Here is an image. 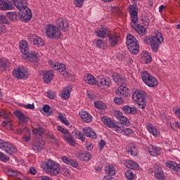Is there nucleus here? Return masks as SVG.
<instances>
[{
	"instance_id": "7",
	"label": "nucleus",
	"mask_w": 180,
	"mask_h": 180,
	"mask_svg": "<svg viewBox=\"0 0 180 180\" xmlns=\"http://www.w3.org/2000/svg\"><path fill=\"white\" fill-rule=\"evenodd\" d=\"M45 168L46 171L54 176H57V175L60 174V165L53 160H48V162L46 163Z\"/></svg>"
},
{
	"instance_id": "59",
	"label": "nucleus",
	"mask_w": 180,
	"mask_h": 180,
	"mask_svg": "<svg viewBox=\"0 0 180 180\" xmlns=\"http://www.w3.org/2000/svg\"><path fill=\"white\" fill-rule=\"evenodd\" d=\"M60 172L62 175H64L65 176H68V175H70V171L65 168L62 169Z\"/></svg>"
},
{
	"instance_id": "3",
	"label": "nucleus",
	"mask_w": 180,
	"mask_h": 180,
	"mask_svg": "<svg viewBox=\"0 0 180 180\" xmlns=\"http://www.w3.org/2000/svg\"><path fill=\"white\" fill-rule=\"evenodd\" d=\"M127 46L131 54H137L140 50V45H139V41L133 36L129 34L127 36Z\"/></svg>"
},
{
	"instance_id": "61",
	"label": "nucleus",
	"mask_w": 180,
	"mask_h": 180,
	"mask_svg": "<svg viewBox=\"0 0 180 180\" xmlns=\"http://www.w3.org/2000/svg\"><path fill=\"white\" fill-rule=\"evenodd\" d=\"M151 40H153V36L152 37H146L143 39V42L146 43V44H151Z\"/></svg>"
},
{
	"instance_id": "35",
	"label": "nucleus",
	"mask_w": 180,
	"mask_h": 180,
	"mask_svg": "<svg viewBox=\"0 0 180 180\" xmlns=\"http://www.w3.org/2000/svg\"><path fill=\"white\" fill-rule=\"evenodd\" d=\"M71 91H72V87L68 86L65 87L62 91V96L64 99H68L70 98V95H71Z\"/></svg>"
},
{
	"instance_id": "14",
	"label": "nucleus",
	"mask_w": 180,
	"mask_h": 180,
	"mask_svg": "<svg viewBox=\"0 0 180 180\" xmlns=\"http://www.w3.org/2000/svg\"><path fill=\"white\" fill-rule=\"evenodd\" d=\"M112 33V31L108 28L101 27L96 31H95V34L98 37L101 39H105V37H108V36Z\"/></svg>"
},
{
	"instance_id": "38",
	"label": "nucleus",
	"mask_w": 180,
	"mask_h": 180,
	"mask_svg": "<svg viewBox=\"0 0 180 180\" xmlns=\"http://www.w3.org/2000/svg\"><path fill=\"white\" fill-rule=\"evenodd\" d=\"M99 85H97L98 86H102V85H105V86H110L112 85V80L110 79H101L98 80Z\"/></svg>"
},
{
	"instance_id": "40",
	"label": "nucleus",
	"mask_w": 180,
	"mask_h": 180,
	"mask_svg": "<svg viewBox=\"0 0 180 180\" xmlns=\"http://www.w3.org/2000/svg\"><path fill=\"white\" fill-rule=\"evenodd\" d=\"M130 15H131V20L132 23H134V25H136V23H137V22H139L137 11L134 10V11H131Z\"/></svg>"
},
{
	"instance_id": "9",
	"label": "nucleus",
	"mask_w": 180,
	"mask_h": 180,
	"mask_svg": "<svg viewBox=\"0 0 180 180\" xmlns=\"http://www.w3.org/2000/svg\"><path fill=\"white\" fill-rule=\"evenodd\" d=\"M43 148H44V141L43 139L38 138L33 141L32 150L34 151L40 153Z\"/></svg>"
},
{
	"instance_id": "52",
	"label": "nucleus",
	"mask_w": 180,
	"mask_h": 180,
	"mask_svg": "<svg viewBox=\"0 0 180 180\" xmlns=\"http://www.w3.org/2000/svg\"><path fill=\"white\" fill-rule=\"evenodd\" d=\"M0 160L3 161V162H8L10 158L9 157H7L6 155H5L4 153L0 152Z\"/></svg>"
},
{
	"instance_id": "13",
	"label": "nucleus",
	"mask_w": 180,
	"mask_h": 180,
	"mask_svg": "<svg viewBox=\"0 0 180 180\" xmlns=\"http://www.w3.org/2000/svg\"><path fill=\"white\" fill-rule=\"evenodd\" d=\"M105 171L108 176H105L103 180H114L113 175H115L116 171L113 166L108 165L105 167Z\"/></svg>"
},
{
	"instance_id": "29",
	"label": "nucleus",
	"mask_w": 180,
	"mask_h": 180,
	"mask_svg": "<svg viewBox=\"0 0 180 180\" xmlns=\"http://www.w3.org/2000/svg\"><path fill=\"white\" fill-rule=\"evenodd\" d=\"M79 116L86 123H91V122H92V115L86 111H81Z\"/></svg>"
},
{
	"instance_id": "5",
	"label": "nucleus",
	"mask_w": 180,
	"mask_h": 180,
	"mask_svg": "<svg viewBox=\"0 0 180 180\" xmlns=\"http://www.w3.org/2000/svg\"><path fill=\"white\" fill-rule=\"evenodd\" d=\"M46 34L49 39L58 40L61 37V31L56 25H47L45 27Z\"/></svg>"
},
{
	"instance_id": "21",
	"label": "nucleus",
	"mask_w": 180,
	"mask_h": 180,
	"mask_svg": "<svg viewBox=\"0 0 180 180\" xmlns=\"http://www.w3.org/2000/svg\"><path fill=\"white\" fill-rule=\"evenodd\" d=\"M83 133L90 139H96L98 137L95 131L89 127L83 128Z\"/></svg>"
},
{
	"instance_id": "64",
	"label": "nucleus",
	"mask_w": 180,
	"mask_h": 180,
	"mask_svg": "<svg viewBox=\"0 0 180 180\" xmlns=\"http://www.w3.org/2000/svg\"><path fill=\"white\" fill-rule=\"evenodd\" d=\"M124 133L126 134V136H129V134H131L133 133V130L129 128H124Z\"/></svg>"
},
{
	"instance_id": "39",
	"label": "nucleus",
	"mask_w": 180,
	"mask_h": 180,
	"mask_svg": "<svg viewBox=\"0 0 180 180\" xmlns=\"http://www.w3.org/2000/svg\"><path fill=\"white\" fill-rule=\"evenodd\" d=\"M141 77L142 78V81H143L144 84H146L147 82H148L150 78L153 77V75H151L148 72L144 71V72H141Z\"/></svg>"
},
{
	"instance_id": "11",
	"label": "nucleus",
	"mask_w": 180,
	"mask_h": 180,
	"mask_svg": "<svg viewBox=\"0 0 180 180\" xmlns=\"http://www.w3.org/2000/svg\"><path fill=\"white\" fill-rule=\"evenodd\" d=\"M13 75L18 79H26L27 73L25 72L24 68H17L13 71Z\"/></svg>"
},
{
	"instance_id": "32",
	"label": "nucleus",
	"mask_w": 180,
	"mask_h": 180,
	"mask_svg": "<svg viewBox=\"0 0 180 180\" xmlns=\"http://www.w3.org/2000/svg\"><path fill=\"white\" fill-rule=\"evenodd\" d=\"M20 49L22 56H26L29 53V46H27V42L26 41H21L20 42Z\"/></svg>"
},
{
	"instance_id": "34",
	"label": "nucleus",
	"mask_w": 180,
	"mask_h": 180,
	"mask_svg": "<svg viewBox=\"0 0 180 180\" xmlns=\"http://www.w3.org/2000/svg\"><path fill=\"white\" fill-rule=\"evenodd\" d=\"M127 153H129L131 155L136 157L137 155V148L134 145H129L126 147Z\"/></svg>"
},
{
	"instance_id": "25",
	"label": "nucleus",
	"mask_w": 180,
	"mask_h": 180,
	"mask_svg": "<svg viewBox=\"0 0 180 180\" xmlns=\"http://www.w3.org/2000/svg\"><path fill=\"white\" fill-rule=\"evenodd\" d=\"M14 115L16 116V117H18V120L22 122V123H29V121L30 120L29 117L21 112L20 110L15 111Z\"/></svg>"
},
{
	"instance_id": "44",
	"label": "nucleus",
	"mask_w": 180,
	"mask_h": 180,
	"mask_svg": "<svg viewBox=\"0 0 180 180\" xmlns=\"http://www.w3.org/2000/svg\"><path fill=\"white\" fill-rule=\"evenodd\" d=\"M118 120L120 121L121 124H124V126H129L130 124V122L129 119L124 116H120L118 117Z\"/></svg>"
},
{
	"instance_id": "50",
	"label": "nucleus",
	"mask_w": 180,
	"mask_h": 180,
	"mask_svg": "<svg viewBox=\"0 0 180 180\" xmlns=\"http://www.w3.org/2000/svg\"><path fill=\"white\" fill-rule=\"evenodd\" d=\"M58 117L60 120V122L63 123V124H65V126H70V122L66 117H64V116H63V114H60Z\"/></svg>"
},
{
	"instance_id": "28",
	"label": "nucleus",
	"mask_w": 180,
	"mask_h": 180,
	"mask_svg": "<svg viewBox=\"0 0 180 180\" xmlns=\"http://www.w3.org/2000/svg\"><path fill=\"white\" fill-rule=\"evenodd\" d=\"M124 165L127 167V168H130L131 169H136V171L140 169V166H139V164L133 160H127L124 162Z\"/></svg>"
},
{
	"instance_id": "60",
	"label": "nucleus",
	"mask_w": 180,
	"mask_h": 180,
	"mask_svg": "<svg viewBox=\"0 0 180 180\" xmlns=\"http://www.w3.org/2000/svg\"><path fill=\"white\" fill-rule=\"evenodd\" d=\"M6 32V27L2 24L0 23V34H4V33Z\"/></svg>"
},
{
	"instance_id": "53",
	"label": "nucleus",
	"mask_w": 180,
	"mask_h": 180,
	"mask_svg": "<svg viewBox=\"0 0 180 180\" xmlns=\"http://www.w3.org/2000/svg\"><path fill=\"white\" fill-rule=\"evenodd\" d=\"M114 102L117 105H122V103H124V100H123V97H115L114 98Z\"/></svg>"
},
{
	"instance_id": "48",
	"label": "nucleus",
	"mask_w": 180,
	"mask_h": 180,
	"mask_svg": "<svg viewBox=\"0 0 180 180\" xmlns=\"http://www.w3.org/2000/svg\"><path fill=\"white\" fill-rule=\"evenodd\" d=\"M147 129L150 133V134H153V136H157V129H155L154 127H153V124H149L146 126Z\"/></svg>"
},
{
	"instance_id": "36",
	"label": "nucleus",
	"mask_w": 180,
	"mask_h": 180,
	"mask_svg": "<svg viewBox=\"0 0 180 180\" xmlns=\"http://www.w3.org/2000/svg\"><path fill=\"white\" fill-rule=\"evenodd\" d=\"M146 85L150 88H155V86L158 85V81H157L155 77L152 76L151 77H149V80L146 82Z\"/></svg>"
},
{
	"instance_id": "49",
	"label": "nucleus",
	"mask_w": 180,
	"mask_h": 180,
	"mask_svg": "<svg viewBox=\"0 0 180 180\" xmlns=\"http://www.w3.org/2000/svg\"><path fill=\"white\" fill-rule=\"evenodd\" d=\"M48 139H50V141L52 144H56V146H58V139L56 138L53 134L48 135Z\"/></svg>"
},
{
	"instance_id": "56",
	"label": "nucleus",
	"mask_w": 180,
	"mask_h": 180,
	"mask_svg": "<svg viewBox=\"0 0 180 180\" xmlns=\"http://www.w3.org/2000/svg\"><path fill=\"white\" fill-rule=\"evenodd\" d=\"M18 134H22V133H26L27 134L30 135V130L29 129L23 128L22 129H18Z\"/></svg>"
},
{
	"instance_id": "26",
	"label": "nucleus",
	"mask_w": 180,
	"mask_h": 180,
	"mask_svg": "<svg viewBox=\"0 0 180 180\" xmlns=\"http://www.w3.org/2000/svg\"><path fill=\"white\" fill-rule=\"evenodd\" d=\"M61 160L65 164H68V165H71L74 168H77L78 167V162L67 157V156H62Z\"/></svg>"
},
{
	"instance_id": "6",
	"label": "nucleus",
	"mask_w": 180,
	"mask_h": 180,
	"mask_svg": "<svg viewBox=\"0 0 180 180\" xmlns=\"http://www.w3.org/2000/svg\"><path fill=\"white\" fill-rule=\"evenodd\" d=\"M161 43H164V37L160 31H157L156 34L152 37L150 43L151 50L155 53H157L160 49V44H161Z\"/></svg>"
},
{
	"instance_id": "62",
	"label": "nucleus",
	"mask_w": 180,
	"mask_h": 180,
	"mask_svg": "<svg viewBox=\"0 0 180 180\" xmlns=\"http://www.w3.org/2000/svg\"><path fill=\"white\" fill-rule=\"evenodd\" d=\"M98 146H99L100 150H103V147L106 146V142L104 140L101 139L98 143Z\"/></svg>"
},
{
	"instance_id": "57",
	"label": "nucleus",
	"mask_w": 180,
	"mask_h": 180,
	"mask_svg": "<svg viewBox=\"0 0 180 180\" xmlns=\"http://www.w3.org/2000/svg\"><path fill=\"white\" fill-rule=\"evenodd\" d=\"M84 0H75V5L77 6V8H82V5H84Z\"/></svg>"
},
{
	"instance_id": "16",
	"label": "nucleus",
	"mask_w": 180,
	"mask_h": 180,
	"mask_svg": "<svg viewBox=\"0 0 180 180\" xmlns=\"http://www.w3.org/2000/svg\"><path fill=\"white\" fill-rule=\"evenodd\" d=\"M8 155H13V154H16L18 153V149L12 145V143H9L6 142L4 145V148L3 149Z\"/></svg>"
},
{
	"instance_id": "1",
	"label": "nucleus",
	"mask_w": 180,
	"mask_h": 180,
	"mask_svg": "<svg viewBox=\"0 0 180 180\" xmlns=\"http://www.w3.org/2000/svg\"><path fill=\"white\" fill-rule=\"evenodd\" d=\"M13 2L17 9L20 11L18 16L21 21L25 22V23L30 22L33 18V14L32 10L27 7V1L26 0H13Z\"/></svg>"
},
{
	"instance_id": "2",
	"label": "nucleus",
	"mask_w": 180,
	"mask_h": 180,
	"mask_svg": "<svg viewBox=\"0 0 180 180\" xmlns=\"http://www.w3.org/2000/svg\"><path fill=\"white\" fill-rule=\"evenodd\" d=\"M132 98L136 102H138L140 109H146V106H147V101H146L147 93L143 90L136 89L134 91Z\"/></svg>"
},
{
	"instance_id": "22",
	"label": "nucleus",
	"mask_w": 180,
	"mask_h": 180,
	"mask_svg": "<svg viewBox=\"0 0 180 180\" xmlns=\"http://www.w3.org/2000/svg\"><path fill=\"white\" fill-rule=\"evenodd\" d=\"M9 9H13L12 1H8L7 3L5 0H0V10L8 11Z\"/></svg>"
},
{
	"instance_id": "51",
	"label": "nucleus",
	"mask_w": 180,
	"mask_h": 180,
	"mask_svg": "<svg viewBox=\"0 0 180 180\" xmlns=\"http://www.w3.org/2000/svg\"><path fill=\"white\" fill-rule=\"evenodd\" d=\"M125 176H126L127 179H130V180L134 179V174H133V172H131V170H127L125 172Z\"/></svg>"
},
{
	"instance_id": "42",
	"label": "nucleus",
	"mask_w": 180,
	"mask_h": 180,
	"mask_svg": "<svg viewBox=\"0 0 180 180\" xmlns=\"http://www.w3.org/2000/svg\"><path fill=\"white\" fill-rule=\"evenodd\" d=\"M94 106L97 109L101 110H105L106 109V104L102 101H94Z\"/></svg>"
},
{
	"instance_id": "47",
	"label": "nucleus",
	"mask_w": 180,
	"mask_h": 180,
	"mask_svg": "<svg viewBox=\"0 0 180 180\" xmlns=\"http://www.w3.org/2000/svg\"><path fill=\"white\" fill-rule=\"evenodd\" d=\"M6 18L10 19V20H13V22H15V20L18 19V13L15 12H9L6 14Z\"/></svg>"
},
{
	"instance_id": "41",
	"label": "nucleus",
	"mask_w": 180,
	"mask_h": 180,
	"mask_svg": "<svg viewBox=\"0 0 180 180\" xmlns=\"http://www.w3.org/2000/svg\"><path fill=\"white\" fill-rule=\"evenodd\" d=\"M44 129L41 127L32 129L33 134H34V136H39V137H41L44 134Z\"/></svg>"
},
{
	"instance_id": "31",
	"label": "nucleus",
	"mask_w": 180,
	"mask_h": 180,
	"mask_svg": "<svg viewBox=\"0 0 180 180\" xmlns=\"http://www.w3.org/2000/svg\"><path fill=\"white\" fill-rule=\"evenodd\" d=\"M123 112L127 115H137V108L130 107L129 105H124L122 108Z\"/></svg>"
},
{
	"instance_id": "15",
	"label": "nucleus",
	"mask_w": 180,
	"mask_h": 180,
	"mask_svg": "<svg viewBox=\"0 0 180 180\" xmlns=\"http://www.w3.org/2000/svg\"><path fill=\"white\" fill-rule=\"evenodd\" d=\"M42 79L44 84H50L53 81V77H54V70H46L43 72Z\"/></svg>"
},
{
	"instance_id": "58",
	"label": "nucleus",
	"mask_w": 180,
	"mask_h": 180,
	"mask_svg": "<svg viewBox=\"0 0 180 180\" xmlns=\"http://www.w3.org/2000/svg\"><path fill=\"white\" fill-rule=\"evenodd\" d=\"M51 110V107H50V105L47 104L44 105V107L42 108V110L45 113H49Z\"/></svg>"
},
{
	"instance_id": "30",
	"label": "nucleus",
	"mask_w": 180,
	"mask_h": 180,
	"mask_svg": "<svg viewBox=\"0 0 180 180\" xmlns=\"http://www.w3.org/2000/svg\"><path fill=\"white\" fill-rule=\"evenodd\" d=\"M166 166L170 169H173L174 171H176V172H180V164H177L176 162L171 160H168L166 162Z\"/></svg>"
},
{
	"instance_id": "20",
	"label": "nucleus",
	"mask_w": 180,
	"mask_h": 180,
	"mask_svg": "<svg viewBox=\"0 0 180 180\" xmlns=\"http://www.w3.org/2000/svg\"><path fill=\"white\" fill-rule=\"evenodd\" d=\"M112 78L116 84L117 85H124V84H126V79L123 77V75L118 74V73H113L112 74Z\"/></svg>"
},
{
	"instance_id": "54",
	"label": "nucleus",
	"mask_w": 180,
	"mask_h": 180,
	"mask_svg": "<svg viewBox=\"0 0 180 180\" xmlns=\"http://www.w3.org/2000/svg\"><path fill=\"white\" fill-rule=\"evenodd\" d=\"M0 23H2V25H4V23L5 25H9V21L8 20V18H6V16L5 15H0Z\"/></svg>"
},
{
	"instance_id": "55",
	"label": "nucleus",
	"mask_w": 180,
	"mask_h": 180,
	"mask_svg": "<svg viewBox=\"0 0 180 180\" xmlns=\"http://www.w3.org/2000/svg\"><path fill=\"white\" fill-rule=\"evenodd\" d=\"M97 47H99L100 49H105V43L103 42V40L102 39H98L96 43Z\"/></svg>"
},
{
	"instance_id": "43",
	"label": "nucleus",
	"mask_w": 180,
	"mask_h": 180,
	"mask_svg": "<svg viewBox=\"0 0 180 180\" xmlns=\"http://www.w3.org/2000/svg\"><path fill=\"white\" fill-rule=\"evenodd\" d=\"M9 67V63L2 59H0V71H6Z\"/></svg>"
},
{
	"instance_id": "27",
	"label": "nucleus",
	"mask_w": 180,
	"mask_h": 180,
	"mask_svg": "<svg viewBox=\"0 0 180 180\" xmlns=\"http://www.w3.org/2000/svg\"><path fill=\"white\" fill-rule=\"evenodd\" d=\"M119 36H117V34H112L110 33V35H108V41L110 46L114 47V46H116L117 43H119Z\"/></svg>"
},
{
	"instance_id": "12",
	"label": "nucleus",
	"mask_w": 180,
	"mask_h": 180,
	"mask_svg": "<svg viewBox=\"0 0 180 180\" xmlns=\"http://www.w3.org/2000/svg\"><path fill=\"white\" fill-rule=\"evenodd\" d=\"M115 94L116 95H117V96H120L121 98H123V96H124L125 98L130 96L129 89L123 85L120 86L116 89Z\"/></svg>"
},
{
	"instance_id": "18",
	"label": "nucleus",
	"mask_w": 180,
	"mask_h": 180,
	"mask_svg": "<svg viewBox=\"0 0 180 180\" xmlns=\"http://www.w3.org/2000/svg\"><path fill=\"white\" fill-rule=\"evenodd\" d=\"M84 79L86 84L89 85H99V80H96V78L91 74H87L86 76H84Z\"/></svg>"
},
{
	"instance_id": "4",
	"label": "nucleus",
	"mask_w": 180,
	"mask_h": 180,
	"mask_svg": "<svg viewBox=\"0 0 180 180\" xmlns=\"http://www.w3.org/2000/svg\"><path fill=\"white\" fill-rule=\"evenodd\" d=\"M150 25V20L148 19V17L144 16L141 18V22L136 24V25H131V27L134 29V30H136L139 33V34H141V36H144L146 34V32H147V27Z\"/></svg>"
},
{
	"instance_id": "19",
	"label": "nucleus",
	"mask_w": 180,
	"mask_h": 180,
	"mask_svg": "<svg viewBox=\"0 0 180 180\" xmlns=\"http://www.w3.org/2000/svg\"><path fill=\"white\" fill-rule=\"evenodd\" d=\"M22 58L27 61H31V63H37V53L34 51H28V53H25Z\"/></svg>"
},
{
	"instance_id": "10",
	"label": "nucleus",
	"mask_w": 180,
	"mask_h": 180,
	"mask_svg": "<svg viewBox=\"0 0 180 180\" xmlns=\"http://www.w3.org/2000/svg\"><path fill=\"white\" fill-rule=\"evenodd\" d=\"M28 40L30 41V43H32V44L39 46V47L44 46V40L37 35L31 34L28 37Z\"/></svg>"
},
{
	"instance_id": "24",
	"label": "nucleus",
	"mask_w": 180,
	"mask_h": 180,
	"mask_svg": "<svg viewBox=\"0 0 180 180\" xmlns=\"http://www.w3.org/2000/svg\"><path fill=\"white\" fill-rule=\"evenodd\" d=\"M101 120L104 123V124H105V126H107V127H109L110 129H113V127H115V124L116 122H115L113 120L108 116L101 117Z\"/></svg>"
},
{
	"instance_id": "33",
	"label": "nucleus",
	"mask_w": 180,
	"mask_h": 180,
	"mask_svg": "<svg viewBox=\"0 0 180 180\" xmlns=\"http://www.w3.org/2000/svg\"><path fill=\"white\" fill-rule=\"evenodd\" d=\"M72 139L74 137L75 139H78L79 140H81L82 141H85V136L81 133V131H79L78 130L75 129L72 132V135H70Z\"/></svg>"
},
{
	"instance_id": "63",
	"label": "nucleus",
	"mask_w": 180,
	"mask_h": 180,
	"mask_svg": "<svg viewBox=\"0 0 180 180\" xmlns=\"http://www.w3.org/2000/svg\"><path fill=\"white\" fill-rule=\"evenodd\" d=\"M47 96H48V98H49V99H54L56 94L53 92H52L51 91H49L47 92Z\"/></svg>"
},
{
	"instance_id": "46",
	"label": "nucleus",
	"mask_w": 180,
	"mask_h": 180,
	"mask_svg": "<svg viewBox=\"0 0 180 180\" xmlns=\"http://www.w3.org/2000/svg\"><path fill=\"white\" fill-rule=\"evenodd\" d=\"M2 125L4 127H6L7 130H12L13 126H12V122H11V120H6L3 121Z\"/></svg>"
},
{
	"instance_id": "45",
	"label": "nucleus",
	"mask_w": 180,
	"mask_h": 180,
	"mask_svg": "<svg viewBox=\"0 0 180 180\" xmlns=\"http://www.w3.org/2000/svg\"><path fill=\"white\" fill-rule=\"evenodd\" d=\"M155 176L157 179L162 180L164 179V172L161 169H157L155 171Z\"/></svg>"
},
{
	"instance_id": "37",
	"label": "nucleus",
	"mask_w": 180,
	"mask_h": 180,
	"mask_svg": "<svg viewBox=\"0 0 180 180\" xmlns=\"http://www.w3.org/2000/svg\"><path fill=\"white\" fill-rule=\"evenodd\" d=\"M126 127V125L119 122H115V127H112V129H115L116 131H118V133H124Z\"/></svg>"
},
{
	"instance_id": "8",
	"label": "nucleus",
	"mask_w": 180,
	"mask_h": 180,
	"mask_svg": "<svg viewBox=\"0 0 180 180\" xmlns=\"http://www.w3.org/2000/svg\"><path fill=\"white\" fill-rule=\"evenodd\" d=\"M58 131L63 133V134H65L63 135V139L65 140V141L69 143L70 146H73V147L75 146V141H74L72 136H71V134L68 129H65L61 126H58Z\"/></svg>"
},
{
	"instance_id": "17",
	"label": "nucleus",
	"mask_w": 180,
	"mask_h": 180,
	"mask_svg": "<svg viewBox=\"0 0 180 180\" xmlns=\"http://www.w3.org/2000/svg\"><path fill=\"white\" fill-rule=\"evenodd\" d=\"M77 158L80 161H90L91 158H92V155L88 151L81 150L78 153Z\"/></svg>"
},
{
	"instance_id": "23",
	"label": "nucleus",
	"mask_w": 180,
	"mask_h": 180,
	"mask_svg": "<svg viewBox=\"0 0 180 180\" xmlns=\"http://www.w3.org/2000/svg\"><path fill=\"white\" fill-rule=\"evenodd\" d=\"M58 27L62 30V32H68L70 30V25L68 21L64 20H58Z\"/></svg>"
}]
</instances>
